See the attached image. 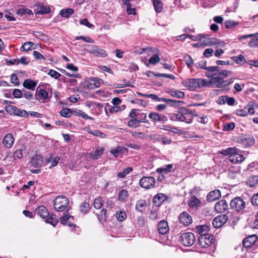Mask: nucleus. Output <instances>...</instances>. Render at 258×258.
I'll use <instances>...</instances> for the list:
<instances>
[{"mask_svg": "<svg viewBox=\"0 0 258 258\" xmlns=\"http://www.w3.org/2000/svg\"><path fill=\"white\" fill-rule=\"evenodd\" d=\"M182 84L189 91H193L203 87H210L212 82L206 79H187L182 82Z\"/></svg>", "mask_w": 258, "mask_h": 258, "instance_id": "obj_1", "label": "nucleus"}, {"mask_svg": "<svg viewBox=\"0 0 258 258\" xmlns=\"http://www.w3.org/2000/svg\"><path fill=\"white\" fill-rule=\"evenodd\" d=\"M194 118L192 111L185 107H180L178 109L177 113L173 114L172 119L184 122L186 123H191Z\"/></svg>", "mask_w": 258, "mask_h": 258, "instance_id": "obj_2", "label": "nucleus"}, {"mask_svg": "<svg viewBox=\"0 0 258 258\" xmlns=\"http://www.w3.org/2000/svg\"><path fill=\"white\" fill-rule=\"evenodd\" d=\"M69 201L68 198L64 196H58L53 201L54 209L58 212L63 211L68 207Z\"/></svg>", "mask_w": 258, "mask_h": 258, "instance_id": "obj_3", "label": "nucleus"}, {"mask_svg": "<svg viewBox=\"0 0 258 258\" xmlns=\"http://www.w3.org/2000/svg\"><path fill=\"white\" fill-rule=\"evenodd\" d=\"M180 239L184 245L189 246L194 243L196 237L192 233L185 232L181 234Z\"/></svg>", "mask_w": 258, "mask_h": 258, "instance_id": "obj_4", "label": "nucleus"}, {"mask_svg": "<svg viewBox=\"0 0 258 258\" xmlns=\"http://www.w3.org/2000/svg\"><path fill=\"white\" fill-rule=\"evenodd\" d=\"M198 240L199 245L203 248L207 247L215 242L214 236L210 234L200 236Z\"/></svg>", "mask_w": 258, "mask_h": 258, "instance_id": "obj_5", "label": "nucleus"}, {"mask_svg": "<svg viewBox=\"0 0 258 258\" xmlns=\"http://www.w3.org/2000/svg\"><path fill=\"white\" fill-rule=\"evenodd\" d=\"M230 206L236 211H240L245 208V202L240 197H237L231 200Z\"/></svg>", "mask_w": 258, "mask_h": 258, "instance_id": "obj_6", "label": "nucleus"}, {"mask_svg": "<svg viewBox=\"0 0 258 258\" xmlns=\"http://www.w3.org/2000/svg\"><path fill=\"white\" fill-rule=\"evenodd\" d=\"M86 50L89 53L92 54L96 56L105 57L107 56L106 51L97 45H88Z\"/></svg>", "mask_w": 258, "mask_h": 258, "instance_id": "obj_7", "label": "nucleus"}, {"mask_svg": "<svg viewBox=\"0 0 258 258\" xmlns=\"http://www.w3.org/2000/svg\"><path fill=\"white\" fill-rule=\"evenodd\" d=\"M155 179L153 177H143L140 180V185L143 188L148 189L154 186Z\"/></svg>", "mask_w": 258, "mask_h": 258, "instance_id": "obj_8", "label": "nucleus"}, {"mask_svg": "<svg viewBox=\"0 0 258 258\" xmlns=\"http://www.w3.org/2000/svg\"><path fill=\"white\" fill-rule=\"evenodd\" d=\"M179 220L180 223L184 226L190 225L192 221L191 216L186 212H183L180 214Z\"/></svg>", "mask_w": 258, "mask_h": 258, "instance_id": "obj_9", "label": "nucleus"}, {"mask_svg": "<svg viewBox=\"0 0 258 258\" xmlns=\"http://www.w3.org/2000/svg\"><path fill=\"white\" fill-rule=\"evenodd\" d=\"M214 208L217 213H222L228 209V206L225 200H221L216 203Z\"/></svg>", "mask_w": 258, "mask_h": 258, "instance_id": "obj_10", "label": "nucleus"}, {"mask_svg": "<svg viewBox=\"0 0 258 258\" xmlns=\"http://www.w3.org/2000/svg\"><path fill=\"white\" fill-rule=\"evenodd\" d=\"M227 219L228 217L227 216L221 215L214 218L212 224L215 228H219L227 222Z\"/></svg>", "mask_w": 258, "mask_h": 258, "instance_id": "obj_11", "label": "nucleus"}, {"mask_svg": "<svg viewBox=\"0 0 258 258\" xmlns=\"http://www.w3.org/2000/svg\"><path fill=\"white\" fill-rule=\"evenodd\" d=\"M15 138L12 134H7L3 140L4 146L7 148H10L14 143Z\"/></svg>", "mask_w": 258, "mask_h": 258, "instance_id": "obj_12", "label": "nucleus"}, {"mask_svg": "<svg viewBox=\"0 0 258 258\" xmlns=\"http://www.w3.org/2000/svg\"><path fill=\"white\" fill-rule=\"evenodd\" d=\"M238 152V151L237 149V152L231 155H230L228 158L229 160L231 162L234 164H237L242 162L244 160V158L243 156L242 155L239 154Z\"/></svg>", "mask_w": 258, "mask_h": 258, "instance_id": "obj_13", "label": "nucleus"}, {"mask_svg": "<svg viewBox=\"0 0 258 258\" xmlns=\"http://www.w3.org/2000/svg\"><path fill=\"white\" fill-rule=\"evenodd\" d=\"M158 232L161 234H165L169 230L168 223L165 220L160 221L157 225Z\"/></svg>", "mask_w": 258, "mask_h": 258, "instance_id": "obj_14", "label": "nucleus"}, {"mask_svg": "<svg viewBox=\"0 0 258 258\" xmlns=\"http://www.w3.org/2000/svg\"><path fill=\"white\" fill-rule=\"evenodd\" d=\"M257 237L255 235H252L244 238L243 240V245L244 247L248 248L253 245L257 240Z\"/></svg>", "mask_w": 258, "mask_h": 258, "instance_id": "obj_15", "label": "nucleus"}, {"mask_svg": "<svg viewBox=\"0 0 258 258\" xmlns=\"http://www.w3.org/2000/svg\"><path fill=\"white\" fill-rule=\"evenodd\" d=\"M149 117L154 121L165 122L167 120V117L165 115L156 112H151L149 114Z\"/></svg>", "mask_w": 258, "mask_h": 258, "instance_id": "obj_16", "label": "nucleus"}, {"mask_svg": "<svg viewBox=\"0 0 258 258\" xmlns=\"http://www.w3.org/2000/svg\"><path fill=\"white\" fill-rule=\"evenodd\" d=\"M221 192L219 189H215L208 193L207 200L209 202H213L218 200L221 197Z\"/></svg>", "mask_w": 258, "mask_h": 258, "instance_id": "obj_17", "label": "nucleus"}, {"mask_svg": "<svg viewBox=\"0 0 258 258\" xmlns=\"http://www.w3.org/2000/svg\"><path fill=\"white\" fill-rule=\"evenodd\" d=\"M128 152V149L123 146H117V147L112 149L110 150V152L115 157H117L125 153Z\"/></svg>", "mask_w": 258, "mask_h": 258, "instance_id": "obj_18", "label": "nucleus"}, {"mask_svg": "<svg viewBox=\"0 0 258 258\" xmlns=\"http://www.w3.org/2000/svg\"><path fill=\"white\" fill-rule=\"evenodd\" d=\"M36 13L38 14H45L50 13V8L43 4L38 3L36 5Z\"/></svg>", "mask_w": 258, "mask_h": 258, "instance_id": "obj_19", "label": "nucleus"}, {"mask_svg": "<svg viewBox=\"0 0 258 258\" xmlns=\"http://www.w3.org/2000/svg\"><path fill=\"white\" fill-rule=\"evenodd\" d=\"M42 163V158L41 156L35 155L31 159L30 164L31 167L38 168L40 167Z\"/></svg>", "mask_w": 258, "mask_h": 258, "instance_id": "obj_20", "label": "nucleus"}, {"mask_svg": "<svg viewBox=\"0 0 258 258\" xmlns=\"http://www.w3.org/2000/svg\"><path fill=\"white\" fill-rule=\"evenodd\" d=\"M167 199L166 196L162 193L158 194L153 198V202L156 206H160Z\"/></svg>", "mask_w": 258, "mask_h": 258, "instance_id": "obj_21", "label": "nucleus"}, {"mask_svg": "<svg viewBox=\"0 0 258 258\" xmlns=\"http://www.w3.org/2000/svg\"><path fill=\"white\" fill-rule=\"evenodd\" d=\"M36 212L39 216L43 219H46L49 215L47 209L43 206L38 207L36 210Z\"/></svg>", "mask_w": 258, "mask_h": 258, "instance_id": "obj_22", "label": "nucleus"}, {"mask_svg": "<svg viewBox=\"0 0 258 258\" xmlns=\"http://www.w3.org/2000/svg\"><path fill=\"white\" fill-rule=\"evenodd\" d=\"M166 92L169 94L172 97L179 99L183 98L185 96L183 92L175 89H170Z\"/></svg>", "mask_w": 258, "mask_h": 258, "instance_id": "obj_23", "label": "nucleus"}, {"mask_svg": "<svg viewBox=\"0 0 258 258\" xmlns=\"http://www.w3.org/2000/svg\"><path fill=\"white\" fill-rule=\"evenodd\" d=\"M102 82L103 80L102 79L98 78H93L90 79L88 86L90 89H92L98 88Z\"/></svg>", "mask_w": 258, "mask_h": 258, "instance_id": "obj_24", "label": "nucleus"}, {"mask_svg": "<svg viewBox=\"0 0 258 258\" xmlns=\"http://www.w3.org/2000/svg\"><path fill=\"white\" fill-rule=\"evenodd\" d=\"M36 85L37 83L30 79H25L23 83V86L24 88L32 91L35 90Z\"/></svg>", "mask_w": 258, "mask_h": 258, "instance_id": "obj_25", "label": "nucleus"}, {"mask_svg": "<svg viewBox=\"0 0 258 258\" xmlns=\"http://www.w3.org/2000/svg\"><path fill=\"white\" fill-rule=\"evenodd\" d=\"M104 150V147L97 148L95 151H92L90 153V157L94 160L98 159L103 154Z\"/></svg>", "mask_w": 258, "mask_h": 258, "instance_id": "obj_26", "label": "nucleus"}, {"mask_svg": "<svg viewBox=\"0 0 258 258\" xmlns=\"http://www.w3.org/2000/svg\"><path fill=\"white\" fill-rule=\"evenodd\" d=\"M173 166L172 164L166 165L162 167L158 168L157 169L156 171L157 173L160 174H167L171 171H173Z\"/></svg>", "mask_w": 258, "mask_h": 258, "instance_id": "obj_27", "label": "nucleus"}, {"mask_svg": "<svg viewBox=\"0 0 258 258\" xmlns=\"http://www.w3.org/2000/svg\"><path fill=\"white\" fill-rule=\"evenodd\" d=\"M197 232L200 234V236L203 235H208V232L209 230V227L206 225L198 226L196 228Z\"/></svg>", "mask_w": 258, "mask_h": 258, "instance_id": "obj_28", "label": "nucleus"}, {"mask_svg": "<svg viewBox=\"0 0 258 258\" xmlns=\"http://www.w3.org/2000/svg\"><path fill=\"white\" fill-rule=\"evenodd\" d=\"M178 37L181 38L183 37V39H185L186 37H188L194 41H198L199 40H201L202 38H205L206 35L204 34H199L198 36H194L189 34H182L179 36Z\"/></svg>", "mask_w": 258, "mask_h": 258, "instance_id": "obj_29", "label": "nucleus"}, {"mask_svg": "<svg viewBox=\"0 0 258 258\" xmlns=\"http://www.w3.org/2000/svg\"><path fill=\"white\" fill-rule=\"evenodd\" d=\"M147 206V203L144 200H139L136 205V209L139 212L142 213Z\"/></svg>", "mask_w": 258, "mask_h": 258, "instance_id": "obj_30", "label": "nucleus"}, {"mask_svg": "<svg viewBox=\"0 0 258 258\" xmlns=\"http://www.w3.org/2000/svg\"><path fill=\"white\" fill-rule=\"evenodd\" d=\"M45 221L47 223L51 224L53 226H55L58 223V220L55 215L53 214H49L48 217L46 218Z\"/></svg>", "mask_w": 258, "mask_h": 258, "instance_id": "obj_31", "label": "nucleus"}, {"mask_svg": "<svg viewBox=\"0 0 258 258\" xmlns=\"http://www.w3.org/2000/svg\"><path fill=\"white\" fill-rule=\"evenodd\" d=\"M35 44L33 42H25L24 45H23L21 48L20 50L22 51H28L30 50L34 49H35Z\"/></svg>", "mask_w": 258, "mask_h": 258, "instance_id": "obj_32", "label": "nucleus"}, {"mask_svg": "<svg viewBox=\"0 0 258 258\" xmlns=\"http://www.w3.org/2000/svg\"><path fill=\"white\" fill-rule=\"evenodd\" d=\"M201 202L195 196H192L190 198L188 201V205L190 208L197 207Z\"/></svg>", "mask_w": 258, "mask_h": 258, "instance_id": "obj_33", "label": "nucleus"}, {"mask_svg": "<svg viewBox=\"0 0 258 258\" xmlns=\"http://www.w3.org/2000/svg\"><path fill=\"white\" fill-rule=\"evenodd\" d=\"M37 95L41 99L46 100L49 98L48 93L44 89H40L39 90H37Z\"/></svg>", "mask_w": 258, "mask_h": 258, "instance_id": "obj_34", "label": "nucleus"}, {"mask_svg": "<svg viewBox=\"0 0 258 258\" xmlns=\"http://www.w3.org/2000/svg\"><path fill=\"white\" fill-rule=\"evenodd\" d=\"M237 152V149L236 148H228L226 149H224L220 151V153L222 155H224L225 156L231 155L234 153Z\"/></svg>", "mask_w": 258, "mask_h": 258, "instance_id": "obj_35", "label": "nucleus"}, {"mask_svg": "<svg viewBox=\"0 0 258 258\" xmlns=\"http://www.w3.org/2000/svg\"><path fill=\"white\" fill-rule=\"evenodd\" d=\"M74 13L72 9H63L60 11V15L62 17L69 18Z\"/></svg>", "mask_w": 258, "mask_h": 258, "instance_id": "obj_36", "label": "nucleus"}, {"mask_svg": "<svg viewBox=\"0 0 258 258\" xmlns=\"http://www.w3.org/2000/svg\"><path fill=\"white\" fill-rule=\"evenodd\" d=\"M155 11L160 13L162 10V4L160 0H152Z\"/></svg>", "mask_w": 258, "mask_h": 258, "instance_id": "obj_37", "label": "nucleus"}, {"mask_svg": "<svg viewBox=\"0 0 258 258\" xmlns=\"http://www.w3.org/2000/svg\"><path fill=\"white\" fill-rule=\"evenodd\" d=\"M115 217H116V219L118 221L122 222L126 219V215L124 211H117L116 213Z\"/></svg>", "mask_w": 258, "mask_h": 258, "instance_id": "obj_38", "label": "nucleus"}, {"mask_svg": "<svg viewBox=\"0 0 258 258\" xmlns=\"http://www.w3.org/2000/svg\"><path fill=\"white\" fill-rule=\"evenodd\" d=\"M14 115L18 116L20 117H22L24 118H27L28 117V112L25 110L22 109H20L16 107V109L15 110Z\"/></svg>", "mask_w": 258, "mask_h": 258, "instance_id": "obj_39", "label": "nucleus"}, {"mask_svg": "<svg viewBox=\"0 0 258 258\" xmlns=\"http://www.w3.org/2000/svg\"><path fill=\"white\" fill-rule=\"evenodd\" d=\"M59 113L61 116L68 118L73 113V111L70 108H63L60 110Z\"/></svg>", "mask_w": 258, "mask_h": 258, "instance_id": "obj_40", "label": "nucleus"}, {"mask_svg": "<svg viewBox=\"0 0 258 258\" xmlns=\"http://www.w3.org/2000/svg\"><path fill=\"white\" fill-rule=\"evenodd\" d=\"M103 201L100 197L96 198L94 201V207L96 209H100L102 207Z\"/></svg>", "mask_w": 258, "mask_h": 258, "instance_id": "obj_41", "label": "nucleus"}, {"mask_svg": "<svg viewBox=\"0 0 258 258\" xmlns=\"http://www.w3.org/2000/svg\"><path fill=\"white\" fill-rule=\"evenodd\" d=\"M73 114H74V115L81 116L85 119H92L90 116H88L85 112L79 109H76L74 110Z\"/></svg>", "mask_w": 258, "mask_h": 258, "instance_id": "obj_42", "label": "nucleus"}, {"mask_svg": "<svg viewBox=\"0 0 258 258\" xmlns=\"http://www.w3.org/2000/svg\"><path fill=\"white\" fill-rule=\"evenodd\" d=\"M128 192L126 189H122L118 194V200L121 201H125L128 197Z\"/></svg>", "mask_w": 258, "mask_h": 258, "instance_id": "obj_43", "label": "nucleus"}, {"mask_svg": "<svg viewBox=\"0 0 258 258\" xmlns=\"http://www.w3.org/2000/svg\"><path fill=\"white\" fill-rule=\"evenodd\" d=\"M137 118H136L138 121L141 122H145L148 123V120L147 119V115L146 114L141 112L140 111H139Z\"/></svg>", "mask_w": 258, "mask_h": 258, "instance_id": "obj_44", "label": "nucleus"}, {"mask_svg": "<svg viewBox=\"0 0 258 258\" xmlns=\"http://www.w3.org/2000/svg\"><path fill=\"white\" fill-rule=\"evenodd\" d=\"M80 209L82 213H87L90 211V205L88 203L84 202L81 205Z\"/></svg>", "mask_w": 258, "mask_h": 258, "instance_id": "obj_45", "label": "nucleus"}, {"mask_svg": "<svg viewBox=\"0 0 258 258\" xmlns=\"http://www.w3.org/2000/svg\"><path fill=\"white\" fill-rule=\"evenodd\" d=\"M127 125L132 128H136L140 125V122L136 118L131 119L128 121Z\"/></svg>", "mask_w": 258, "mask_h": 258, "instance_id": "obj_46", "label": "nucleus"}, {"mask_svg": "<svg viewBox=\"0 0 258 258\" xmlns=\"http://www.w3.org/2000/svg\"><path fill=\"white\" fill-rule=\"evenodd\" d=\"M106 213L107 211L105 209H103L100 211V213L97 214L98 218L99 221L103 222L106 219Z\"/></svg>", "mask_w": 258, "mask_h": 258, "instance_id": "obj_47", "label": "nucleus"}, {"mask_svg": "<svg viewBox=\"0 0 258 258\" xmlns=\"http://www.w3.org/2000/svg\"><path fill=\"white\" fill-rule=\"evenodd\" d=\"M249 185L251 187H254L258 183V178L256 176H250L248 179Z\"/></svg>", "mask_w": 258, "mask_h": 258, "instance_id": "obj_48", "label": "nucleus"}, {"mask_svg": "<svg viewBox=\"0 0 258 258\" xmlns=\"http://www.w3.org/2000/svg\"><path fill=\"white\" fill-rule=\"evenodd\" d=\"M238 23L237 22H235L232 20H228L225 22V27L227 29H232L235 28L237 25Z\"/></svg>", "mask_w": 258, "mask_h": 258, "instance_id": "obj_49", "label": "nucleus"}, {"mask_svg": "<svg viewBox=\"0 0 258 258\" xmlns=\"http://www.w3.org/2000/svg\"><path fill=\"white\" fill-rule=\"evenodd\" d=\"M160 60V58L159 56L157 54H155L149 59V62L151 64H155L159 62Z\"/></svg>", "mask_w": 258, "mask_h": 258, "instance_id": "obj_50", "label": "nucleus"}, {"mask_svg": "<svg viewBox=\"0 0 258 258\" xmlns=\"http://www.w3.org/2000/svg\"><path fill=\"white\" fill-rule=\"evenodd\" d=\"M132 168L128 167L124 169L123 171L117 174V176L119 178H122L124 177L127 174H128L131 171H132Z\"/></svg>", "mask_w": 258, "mask_h": 258, "instance_id": "obj_51", "label": "nucleus"}, {"mask_svg": "<svg viewBox=\"0 0 258 258\" xmlns=\"http://www.w3.org/2000/svg\"><path fill=\"white\" fill-rule=\"evenodd\" d=\"M16 107H16L15 106H13V105H7L5 106V110L10 114L14 115V114H15L14 112H16L15 110L16 109Z\"/></svg>", "mask_w": 258, "mask_h": 258, "instance_id": "obj_52", "label": "nucleus"}, {"mask_svg": "<svg viewBox=\"0 0 258 258\" xmlns=\"http://www.w3.org/2000/svg\"><path fill=\"white\" fill-rule=\"evenodd\" d=\"M70 219H73V217L68 215H64L63 216L59 218L60 221L62 224H67V221Z\"/></svg>", "mask_w": 258, "mask_h": 258, "instance_id": "obj_53", "label": "nucleus"}, {"mask_svg": "<svg viewBox=\"0 0 258 258\" xmlns=\"http://www.w3.org/2000/svg\"><path fill=\"white\" fill-rule=\"evenodd\" d=\"M209 42L208 43L209 46H212L214 45L217 44H221L223 43V42H221L219 39H217L216 38L213 37V38H209Z\"/></svg>", "mask_w": 258, "mask_h": 258, "instance_id": "obj_54", "label": "nucleus"}, {"mask_svg": "<svg viewBox=\"0 0 258 258\" xmlns=\"http://www.w3.org/2000/svg\"><path fill=\"white\" fill-rule=\"evenodd\" d=\"M206 63L207 61L206 60H202L196 63L195 66L198 69L206 70V68H207L206 67Z\"/></svg>", "mask_w": 258, "mask_h": 258, "instance_id": "obj_55", "label": "nucleus"}, {"mask_svg": "<svg viewBox=\"0 0 258 258\" xmlns=\"http://www.w3.org/2000/svg\"><path fill=\"white\" fill-rule=\"evenodd\" d=\"M48 75L55 79H58L61 76V74L53 70H50L48 73Z\"/></svg>", "mask_w": 258, "mask_h": 258, "instance_id": "obj_56", "label": "nucleus"}, {"mask_svg": "<svg viewBox=\"0 0 258 258\" xmlns=\"http://www.w3.org/2000/svg\"><path fill=\"white\" fill-rule=\"evenodd\" d=\"M13 95L16 98H20L23 95V91L18 89H15L13 91Z\"/></svg>", "mask_w": 258, "mask_h": 258, "instance_id": "obj_57", "label": "nucleus"}, {"mask_svg": "<svg viewBox=\"0 0 258 258\" xmlns=\"http://www.w3.org/2000/svg\"><path fill=\"white\" fill-rule=\"evenodd\" d=\"M156 50V49L153 47H148L146 48H142L140 49L138 51L139 54H141L143 53L144 52H149V51H152L154 52Z\"/></svg>", "mask_w": 258, "mask_h": 258, "instance_id": "obj_58", "label": "nucleus"}, {"mask_svg": "<svg viewBox=\"0 0 258 258\" xmlns=\"http://www.w3.org/2000/svg\"><path fill=\"white\" fill-rule=\"evenodd\" d=\"M23 150L22 149H20L17 150L14 153V158L15 159L16 158L21 159L23 156Z\"/></svg>", "mask_w": 258, "mask_h": 258, "instance_id": "obj_59", "label": "nucleus"}, {"mask_svg": "<svg viewBox=\"0 0 258 258\" xmlns=\"http://www.w3.org/2000/svg\"><path fill=\"white\" fill-rule=\"evenodd\" d=\"M235 127V123L233 122L227 123L224 124V129L226 131H229L233 130Z\"/></svg>", "mask_w": 258, "mask_h": 258, "instance_id": "obj_60", "label": "nucleus"}, {"mask_svg": "<svg viewBox=\"0 0 258 258\" xmlns=\"http://www.w3.org/2000/svg\"><path fill=\"white\" fill-rule=\"evenodd\" d=\"M184 59L186 61V63L187 66L189 68L191 67L194 64V62L192 58L189 55H186L184 57Z\"/></svg>", "mask_w": 258, "mask_h": 258, "instance_id": "obj_61", "label": "nucleus"}, {"mask_svg": "<svg viewBox=\"0 0 258 258\" xmlns=\"http://www.w3.org/2000/svg\"><path fill=\"white\" fill-rule=\"evenodd\" d=\"M23 96L27 100H30L33 98V94L30 91L22 90Z\"/></svg>", "mask_w": 258, "mask_h": 258, "instance_id": "obj_62", "label": "nucleus"}, {"mask_svg": "<svg viewBox=\"0 0 258 258\" xmlns=\"http://www.w3.org/2000/svg\"><path fill=\"white\" fill-rule=\"evenodd\" d=\"M233 58L237 64H240L243 61H244V62H245L246 61L244 56L241 54L237 56H234Z\"/></svg>", "mask_w": 258, "mask_h": 258, "instance_id": "obj_63", "label": "nucleus"}, {"mask_svg": "<svg viewBox=\"0 0 258 258\" xmlns=\"http://www.w3.org/2000/svg\"><path fill=\"white\" fill-rule=\"evenodd\" d=\"M139 110L136 109H131L130 113H129V117L132 118V119H135L136 118H137L138 113H139Z\"/></svg>", "mask_w": 258, "mask_h": 258, "instance_id": "obj_64", "label": "nucleus"}]
</instances>
